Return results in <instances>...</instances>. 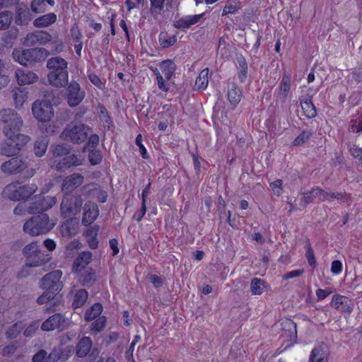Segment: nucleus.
Here are the masks:
<instances>
[{"mask_svg": "<svg viewBox=\"0 0 362 362\" xmlns=\"http://www.w3.org/2000/svg\"><path fill=\"white\" fill-rule=\"evenodd\" d=\"M57 202L56 197L35 195L33 202L29 205L33 216L24 223L23 226H47L49 218L45 211L50 209L57 204Z\"/></svg>", "mask_w": 362, "mask_h": 362, "instance_id": "f257e3e1", "label": "nucleus"}, {"mask_svg": "<svg viewBox=\"0 0 362 362\" xmlns=\"http://www.w3.org/2000/svg\"><path fill=\"white\" fill-rule=\"evenodd\" d=\"M91 128L81 122H71L64 128L59 138L73 144H81L86 141Z\"/></svg>", "mask_w": 362, "mask_h": 362, "instance_id": "f03ea898", "label": "nucleus"}, {"mask_svg": "<svg viewBox=\"0 0 362 362\" xmlns=\"http://www.w3.org/2000/svg\"><path fill=\"white\" fill-rule=\"evenodd\" d=\"M48 55L49 52L43 47L30 48L23 50L15 49L12 52L14 60L25 66H33L36 63L45 60Z\"/></svg>", "mask_w": 362, "mask_h": 362, "instance_id": "7ed1b4c3", "label": "nucleus"}, {"mask_svg": "<svg viewBox=\"0 0 362 362\" xmlns=\"http://www.w3.org/2000/svg\"><path fill=\"white\" fill-rule=\"evenodd\" d=\"M23 124L21 117L15 110L5 109L1 111L0 124L5 136L24 135L20 133Z\"/></svg>", "mask_w": 362, "mask_h": 362, "instance_id": "20e7f679", "label": "nucleus"}, {"mask_svg": "<svg viewBox=\"0 0 362 362\" xmlns=\"http://www.w3.org/2000/svg\"><path fill=\"white\" fill-rule=\"evenodd\" d=\"M5 136L6 139L0 143V155L6 157L18 155L25 145L30 140V138L27 135Z\"/></svg>", "mask_w": 362, "mask_h": 362, "instance_id": "39448f33", "label": "nucleus"}, {"mask_svg": "<svg viewBox=\"0 0 362 362\" xmlns=\"http://www.w3.org/2000/svg\"><path fill=\"white\" fill-rule=\"evenodd\" d=\"M83 200L77 193H64L61 203V211L65 216L75 215L81 210Z\"/></svg>", "mask_w": 362, "mask_h": 362, "instance_id": "423d86ee", "label": "nucleus"}, {"mask_svg": "<svg viewBox=\"0 0 362 362\" xmlns=\"http://www.w3.org/2000/svg\"><path fill=\"white\" fill-rule=\"evenodd\" d=\"M33 116L39 122H49L54 115V110L51 103L47 100H36L32 106Z\"/></svg>", "mask_w": 362, "mask_h": 362, "instance_id": "0eeeda50", "label": "nucleus"}, {"mask_svg": "<svg viewBox=\"0 0 362 362\" xmlns=\"http://www.w3.org/2000/svg\"><path fill=\"white\" fill-rule=\"evenodd\" d=\"M62 276V272L60 270H55L47 274L41 280L42 288L58 294L63 286L61 281Z\"/></svg>", "mask_w": 362, "mask_h": 362, "instance_id": "6e6552de", "label": "nucleus"}, {"mask_svg": "<svg viewBox=\"0 0 362 362\" xmlns=\"http://www.w3.org/2000/svg\"><path fill=\"white\" fill-rule=\"evenodd\" d=\"M1 170L6 175H14L23 172L28 168V163L21 156H15L4 162L1 165Z\"/></svg>", "mask_w": 362, "mask_h": 362, "instance_id": "1a4fd4ad", "label": "nucleus"}, {"mask_svg": "<svg viewBox=\"0 0 362 362\" xmlns=\"http://www.w3.org/2000/svg\"><path fill=\"white\" fill-rule=\"evenodd\" d=\"M66 100L70 107H76L79 105L85 98L86 93L81 88L78 83L71 81L67 84Z\"/></svg>", "mask_w": 362, "mask_h": 362, "instance_id": "9d476101", "label": "nucleus"}, {"mask_svg": "<svg viewBox=\"0 0 362 362\" xmlns=\"http://www.w3.org/2000/svg\"><path fill=\"white\" fill-rule=\"evenodd\" d=\"M206 13L204 12L197 15L185 16L173 22V26L178 30L186 31L192 25L198 23L204 17Z\"/></svg>", "mask_w": 362, "mask_h": 362, "instance_id": "9b49d317", "label": "nucleus"}, {"mask_svg": "<svg viewBox=\"0 0 362 362\" xmlns=\"http://www.w3.org/2000/svg\"><path fill=\"white\" fill-rule=\"evenodd\" d=\"M33 19V15L28 6L23 3L16 6L14 23L17 25L27 26Z\"/></svg>", "mask_w": 362, "mask_h": 362, "instance_id": "f8f14e48", "label": "nucleus"}, {"mask_svg": "<svg viewBox=\"0 0 362 362\" xmlns=\"http://www.w3.org/2000/svg\"><path fill=\"white\" fill-rule=\"evenodd\" d=\"M330 305L341 313H351L353 310V303L345 296L336 294L332 297Z\"/></svg>", "mask_w": 362, "mask_h": 362, "instance_id": "ddd939ff", "label": "nucleus"}, {"mask_svg": "<svg viewBox=\"0 0 362 362\" xmlns=\"http://www.w3.org/2000/svg\"><path fill=\"white\" fill-rule=\"evenodd\" d=\"M83 176L79 173H73L66 177L62 184V191L64 193H72L83 182Z\"/></svg>", "mask_w": 362, "mask_h": 362, "instance_id": "4468645a", "label": "nucleus"}, {"mask_svg": "<svg viewBox=\"0 0 362 362\" xmlns=\"http://www.w3.org/2000/svg\"><path fill=\"white\" fill-rule=\"evenodd\" d=\"M66 320L61 314H54L44 321L41 325V329L45 332H50L54 329H64Z\"/></svg>", "mask_w": 362, "mask_h": 362, "instance_id": "2eb2a0df", "label": "nucleus"}, {"mask_svg": "<svg viewBox=\"0 0 362 362\" xmlns=\"http://www.w3.org/2000/svg\"><path fill=\"white\" fill-rule=\"evenodd\" d=\"M99 215V209L95 202H88L83 207L82 223L84 226L92 224Z\"/></svg>", "mask_w": 362, "mask_h": 362, "instance_id": "dca6fc26", "label": "nucleus"}, {"mask_svg": "<svg viewBox=\"0 0 362 362\" xmlns=\"http://www.w3.org/2000/svg\"><path fill=\"white\" fill-rule=\"evenodd\" d=\"M82 160L76 154L66 155L64 158L59 159L55 165V168L58 171H65L71 167L81 165Z\"/></svg>", "mask_w": 362, "mask_h": 362, "instance_id": "f3484780", "label": "nucleus"}, {"mask_svg": "<svg viewBox=\"0 0 362 362\" xmlns=\"http://www.w3.org/2000/svg\"><path fill=\"white\" fill-rule=\"evenodd\" d=\"M173 1V0H150L149 13L156 18L164 11L165 8L167 11L172 8Z\"/></svg>", "mask_w": 362, "mask_h": 362, "instance_id": "a211bd4d", "label": "nucleus"}, {"mask_svg": "<svg viewBox=\"0 0 362 362\" xmlns=\"http://www.w3.org/2000/svg\"><path fill=\"white\" fill-rule=\"evenodd\" d=\"M329 349L326 344L316 346L310 356V362H327Z\"/></svg>", "mask_w": 362, "mask_h": 362, "instance_id": "6ab92c4d", "label": "nucleus"}, {"mask_svg": "<svg viewBox=\"0 0 362 362\" xmlns=\"http://www.w3.org/2000/svg\"><path fill=\"white\" fill-rule=\"evenodd\" d=\"M17 82L20 86L31 84L37 81V75L32 71L18 69L15 73Z\"/></svg>", "mask_w": 362, "mask_h": 362, "instance_id": "aec40b11", "label": "nucleus"}, {"mask_svg": "<svg viewBox=\"0 0 362 362\" xmlns=\"http://www.w3.org/2000/svg\"><path fill=\"white\" fill-rule=\"evenodd\" d=\"M68 71H50L47 75L49 83L55 87H63L68 84Z\"/></svg>", "mask_w": 362, "mask_h": 362, "instance_id": "412c9836", "label": "nucleus"}, {"mask_svg": "<svg viewBox=\"0 0 362 362\" xmlns=\"http://www.w3.org/2000/svg\"><path fill=\"white\" fill-rule=\"evenodd\" d=\"M92 259V254L90 252H81L74 260L72 271L74 273L79 274L90 262Z\"/></svg>", "mask_w": 362, "mask_h": 362, "instance_id": "4be33fe9", "label": "nucleus"}, {"mask_svg": "<svg viewBox=\"0 0 362 362\" xmlns=\"http://www.w3.org/2000/svg\"><path fill=\"white\" fill-rule=\"evenodd\" d=\"M301 109L304 115L308 119L315 118L317 116V109L314 105L312 96L307 95L300 99Z\"/></svg>", "mask_w": 362, "mask_h": 362, "instance_id": "5701e85b", "label": "nucleus"}, {"mask_svg": "<svg viewBox=\"0 0 362 362\" xmlns=\"http://www.w3.org/2000/svg\"><path fill=\"white\" fill-rule=\"evenodd\" d=\"M243 96L241 89L235 83L228 84V100L233 106V109L236 107L237 105L240 102Z\"/></svg>", "mask_w": 362, "mask_h": 362, "instance_id": "b1692460", "label": "nucleus"}, {"mask_svg": "<svg viewBox=\"0 0 362 362\" xmlns=\"http://www.w3.org/2000/svg\"><path fill=\"white\" fill-rule=\"evenodd\" d=\"M236 68L240 82L245 83L248 76V64L245 57L241 54L236 55Z\"/></svg>", "mask_w": 362, "mask_h": 362, "instance_id": "393cba45", "label": "nucleus"}, {"mask_svg": "<svg viewBox=\"0 0 362 362\" xmlns=\"http://www.w3.org/2000/svg\"><path fill=\"white\" fill-rule=\"evenodd\" d=\"M96 111L100 121L103 124V127L107 130L110 129V127L113 126V122L110 113L105 105L101 103H98L96 106Z\"/></svg>", "mask_w": 362, "mask_h": 362, "instance_id": "a878e982", "label": "nucleus"}, {"mask_svg": "<svg viewBox=\"0 0 362 362\" xmlns=\"http://www.w3.org/2000/svg\"><path fill=\"white\" fill-rule=\"evenodd\" d=\"M67 65L66 61L60 57H52L47 62V67L51 71L58 72L67 70Z\"/></svg>", "mask_w": 362, "mask_h": 362, "instance_id": "bb28decb", "label": "nucleus"}, {"mask_svg": "<svg viewBox=\"0 0 362 362\" xmlns=\"http://www.w3.org/2000/svg\"><path fill=\"white\" fill-rule=\"evenodd\" d=\"M57 21V15L54 13H49L47 14L36 18L33 21V25L35 28H46Z\"/></svg>", "mask_w": 362, "mask_h": 362, "instance_id": "cd10ccee", "label": "nucleus"}, {"mask_svg": "<svg viewBox=\"0 0 362 362\" xmlns=\"http://www.w3.org/2000/svg\"><path fill=\"white\" fill-rule=\"evenodd\" d=\"M216 210L220 214L221 219H226V222L232 226L230 211H226V203L221 195H219L216 202Z\"/></svg>", "mask_w": 362, "mask_h": 362, "instance_id": "c85d7f7f", "label": "nucleus"}, {"mask_svg": "<svg viewBox=\"0 0 362 362\" xmlns=\"http://www.w3.org/2000/svg\"><path fill=\"white\" fill-rule=\"evenodd\" d=\"M92 345V341L90 337H82L76 346V355L81 358L85 357L90 351Z\"/></svg>", "mask_w": 362, "mask_h": 362, "instance_id": "c756f323", "label": "nucleus"}, {"mask_svg": "<svg viewBox=\"0 0 362 362\" xmlns=\"http://www.w3.org/2000/svg\"><path fill=\"white\" fill-rule=\"evenodd\" d=\"M51 257L45 254L44 252H38L34 257H30L27 259L25 265L30 267H35L42 265L50 259Z\"/></svg>", "mask_w": 362, "mask_h": 362, "instance_id": "7c9ffc66", "label": "nucleus"}, {"mask_svg": "<svg viewBox=\"0 0 362 362\" xmlns=\"http://www.w3.org/2000/svg\"><path fill=\"white\" fill-rule=\"evenodd\" d=\"M18 183H11L5 187L3 190V195L13 201H20L21 197L18 192Z\"/></svg>", "mask_w": 362, "mask_h": 362, "instance_id": "2f4dec72", "label": "nucleus"}, {"mask_svg": "<svg viewBox=\"0 0 362 362\" xmlns=\"http://www.w3.org/2000/svg\"><path fill=\"white\" fill-rule=\"evenodd\" d=\"M209 70L206 68L202 70L196 78L194 89L197 90H204L207 88L209 83Z\"/></svg>", "mask_w": 362, "mask_h": 362, "instance_id": "473e14b6", "label": "nucleus"}, {"mask_svg": "<svg viewBox=\"0 0 362 362\" xmlns=\"http://www.w3.org/2000/svg\"><path fill=\"white\" fill-rule=\"evenodd\" d=\"M348 130L357 136L362 134V112L353 117L349 122Z\"/></svg>", "mask_w": 362, "mask_h": 362, "instance_id": "72a5a7b5", "label": "nucleus"}, {"mask_svg": "<svg viewBox=\"0 0 362 362\" xmlns=\"http://www.w3.org/2000/svg\"><path fill=\"white\" fill-rule=\"evenodd\" d=\"M160 68L165 78L170 80L175 74L176 65L171 59H166L160 62Z\"/></svg>", "mask_w": 362, "mask_h": 362, "instance_id": "f704fd0d", "label": "nucleus"}, {"mask_svg": "<svg viewBox=\"0 0 362 362\" xmlns=\"http://www.w3.org/2000/svg\"><path fill=\"white\" fill-rule=\"evenodd\" d=\"M177 37L175 35H170L167 32H160L158 35V42L163 48H168L177 42Z\"/></svg>", "mask_w": 362, "mask_h": 362, "instance_id": "c9c22d12", "label": "nucleus"}, {"mask_svg": "<svg viewBox=\"0 0 362 362\" xmlns=\"http://www.w3.org/2000/svg\"><path fill=\"white\" fill-rule=\"evenodd\" d=\"M48 142L49 140L47 136L38 138L35 141L34 144L33 151L37 156L41 157L45 153L47 148Z\"/></svg>", "mask_w": 362, "mask_h": 362, "instance_id": "e433bc0d", "label": "nucleus"}, {"mask_svg": "<svg viewBox=\"0 0 362 362\" xmlns=\"http://www.w3.org/2000/svg\"><path fill=\"white\" fill-rule=\"evenodd\" d=\"M37 189L35 184H28L23 186H18V192L21 200L28 199Z\"/></svg>", "mask_w": 362, "mask_h": 362, "instance_id": "4c0bfd02", "label": "nucleus"}, {"mask_svg": "<svg viewBox=\"0 0 362 362\" xmlns=\"http://www.w3.org/2000/svg\"><path fill=\"white\" fill-rule=\"evenodd\" d=\"M88 293L85 289H79L74 296L72 306L74 308L82 307L88 299Z\"/></svg>", "mask_w": 362, "mask_h": 362, "instance_id": "58836bf2", "label": "nucleus"}, {"mask_svg": "<svg viewBox=\"0 0 362 362\" xmlns=\"http://www.w3.org/2000/svg\"><path fill=\"white\" fill-rule=\"evenodd\" d=\"M97 228H88L84 232L88 245L92 249H95L98 247V241L97 240Z\"/></svg>", "mask_w": 362, "mask_h": 362, "instance_id": "ea45409f", "label": "nucleus"}, {"mask_svg": "<svg viewBox=\"0 0 362 362\" xmlns=\"http://www.w3.org/2000/svg\"><path fill=\"white\" fill-rule=\"evenodd\" d=\"M18 29L13 26L8 30L3 37V42L5 46L12 47L15 40L17 39L18 35Z\"/></svg>", "mask_w": 362, "mask_h": 362, "instance_id": "a19ab883", "label": "nucleus"}, {"mask_svg": "<svg viewBox=\"0 0 362 362\" xmlns=\"http://www.w3.org/2000/svg\"><path fill=\"white\" fill-rule=\"evenodd\" d=\"M103 311V306L100 303L93 304L85 313L84 318L86 321H91L98 317Z\"/></svg>", "mask_w": 362, "mask_h": 362, "instance_id": "79ce46f5", "label": "nucleus"}, {"mask_svg": "<svg viewBox=\"0 0 362 362\" xmlns=\"http://www.w3.org/2000/svg\"><path fill=\"white\" fill-rule=\"evenodd\" d=\"M267 287L265 281L258 278H254L250 283L251 293L252 295H261Z\"/></svg>", "mask_w": 362, "mask_h": 362, "instance_id": "37998d69", "label": "nucleus"}, {"mask_svg": "<svg viewBox=\"0 0 362 362\" xmlns=\"http://www.w3.org/2000/svg\"><path fill=\"white\" fill-rule=\"evenodd\" d=\"M95 281V274L92 269H88L79 276V281L82 286L92 285Z\"/></svg>", "mask_w": 362, "mask_h": 362, "instance_id": "c03bdc74", "label": "nucleus"}, {"mask_svg": "<svg viewBox=\"0 0 362 362\" xmlns=\"http://www.w3.org/2000/svg\"><path fill=\"white\" fill-rule=\"evenodd\" d=\"M53 156L62 157L68 155L71 150V146L67 144H59L51 147Z\"/></svg>", "mask_w": 362, "mask_h": 362, "instance_id": "a18cd8bd", "label": "nucleus"}, {"mask_svg": "<svg viewBox=\"0 0 362 362\" xmlns=\"http://www.w3.org/2000/svg\"><path fill=\"white\" fill-rule=\"evenodd\" d=\"M291 88V77L288 74L284 73L279 84V93L286 98L288 96Z\"/></svg>", "mask_w": 362, "mask_h": 362, "instance_id": "49530a36", "label": "nucleus"}, {"mask_svg": "<svg viewBox=\"0 0 362 362\" xmlns=\"http://www.w3.org/2000/svg\"><path fill=\"white\" fill-rule=\"evenodd\" d=\"M13 13L10 11L0 12V30L8 28L11 24Z\"/></svg>", "mask_w": 362, "mask_h": 362, "instance_id": "de8ad7c7", "label": "nucleus"}, {"mask_svg": "<svg viewBox=\"0 0 362 362\" xmlns=\"http://www.w3.org/2000/svg\"><path fill=\"white\" fill-rule=\"evenodd\" d=\"M40 128L43 134H45L47 136H51L54 135L58 132L59 127L54 122H49V121L41 122Z\"/></svg>", "mask_w": 362, "mask_h": 362, "instance_id": "09e8293b", "label": "nucleus"}, {"mask_svg": "<svg viewBox=\"0 0 362 362\" xmlns=\"http://www.w3.org/2000/svg\"><path fill=\"white\" fill-rule=\"evenodd\" d=\"M282 326V329L286 332H288V335L292 337H296L297 334L296 332V323L290 320V319H285L282 320L281 323Z\"/></svg>", "mask_w": 362, "mask_h": 362, "instance_id": "8fccbe9b", "label": "nucleus"}, {"mask_svg": "<svg viewBox=\"0 0 362 362\" xmlns=\"http://www.w3.org/2000/svg\"><path fill=\"white\" fill-rule=\"evenodd\" d=\"M315 187L311 190L304 192L303 197L300 199V206L305 208L308 204L312 203L315 198H317Z\"/></svg>", "mask_w": 362, "mask_h": 362, "instance_id": "3c124183", "label": "nucleus"}, {"mask_svg": "<svg viewBox=\"0 0 362 362\" xmlns=\"http://www.w3.org/2000/svg\"><path fill=\"white\" fill-rule=\"evenodd\" d=\"M88 158L92 165L100 164L103 159L101 151L95 148L88 149Z\"/></svg>", "mask_w": 362, "mask_h": 362, "instance_id": "603ef678", "label": "nucleus"}, {"mask_svg": "<svg viewBox=\"0 0 362 362\" xmlns=\"http://www.w3.org/2000/svg\"><path fill=\"white\" fill-rule=\"evenodd\" d=\"M47 8L45 0H33L30 3V10L35 13H45Z\"/></svg>", "mask_w": 362, "mask_h": 362, "instance_id": "864d4df0", "label": "nucleus"}, {"mask_svg": "<svg viewBox=\"0 0 362 362\" xmlns=\"http://www.w3.org/2000/svg\"><path fill=\"white\" fill-rule=\"evenodd\" d=\"M38 252H41V250L35 243L27 245L23 249V254L27 257V259L36 255Z\"/></svg>", "mask_w": 362, "mask_h": 362, "instance_id": "5fc2aeb1", "label": "nucleus"}, {"mask_svg": "<svg viewBox=\"0 0 362 362\" xmlns=\"http://www.w3.org/2000/svg\"><path fill=\"white\" fill-rule=\"evenodd\" d=\"M86 143L83 146V151L85 152L86 149H94L99 144L100 138L96 134H90L88 136Z\"/></svg>", "mask_w": 362, "mask_h": 362, "instance_id": "6e6d98bb", "label": "nucleus"}, {"mask_svg": "<svg viewBox=\"0 0 362 362\" xmlns=\"http://www.w3.org/2000/svg\"><path fill=\"white\" fill-rule=\"evenodd\" d=\"M106 325V318L104 316L98 317L95 320L90 327V331L92 333H98L101 332Z\"/></svg>", "mask_w": 362, "mask_h": 362, "instance_id": "4d7b16f0", "label": "nucleus"}, {"mask_svg": "<svg viewBox=\"0 0 362 362\" xmlns=\"http://www.w3.org/2000/svg\"><path fill=\"white\" fill-rule=\"evenodd\" d=\"M240 8V4L233 0H228L223 10V16H226L229 13H235Z\"/></svg>", "mask_w": 362, "mask_h": 362, "instance_id": "13d9d810", "label": "nucleus"}, {"mask_svg": "<svg viewBox=\"0 0 362 362\" xmlns=\"http://www.w3.org/2000/svg\"><path fill=\"white\" fill-rule=\"evenodd\" d=\"M23 329V323L16 322L7 330L6 336L8 338H16Z\"/></svg>", "mask_w": 362, "mask_h": 362, "instance_id": "bf43d9fd", "label": "nucleus"}, {"mask_svg": "<svg viewBox=\"0 0 362 362\" xmlns=\"http://www.w3.org/2000/svg\"><path fill=\"white\" fill-rule=\"evenodd\" d=\"M312 136V132L303 131L293 141V146H300L305 143Z\"/></svg>", "mask_w": 362, "mask_h": 362, "instance_id": "052dcab7", "label": "nucleus"}, {"mask_svg": "<svg viewBox=\"0 0 362 362\" xmlns=\"http://www.w3.org/2000/svg\"><path fill=\"white\" fill-rule=\"evenodd\" d=\"M329 199H336L349 205L351 202L350 194L346 192H329Z\"/></svg>", "mask_w": 362, "mask_h": 362, "instance_id": "680f3d73", "label": "nucleus"}, {"mask_svg": "<svg viewBox=\"0 0 362 362\" xmlns=\"http://www.w3.org/2000/svg\"><path fill=\"white\" fill-rule=\"evenodd\" d=\"M61 358H62V351L61 349L54 348L52 350L48 356L47 355L45 362H57Z\"/></svg>", "mask_w": 362, "mask_h": 362, "instance_id": "e2e57ef3", "label": "nucleus"}, {"mask_svg": "<svg viewBox=\"0 0 362 362\" xmlns=\"http://www.w3.org/2000/svg\"><path fill=\"white\" fill-rule=\"evenodd\" d=\"M88 77L90 81L98 88L100 90H104L105 88V82L102 81L97 74L90 73L88 74Z\"/></svg>", "mask_w": 362, "mask_h": 362, "instance_id": "0e129e2a", "label": "nucleus"}, {"mask_svg": "<svg viewBox=\"0 0 362 362\" xmlns=\"http://www.w3.org/2000/svg\"><path fill=\"white\" fill-rule=\"evenodd\" d=\"M348 148L351 155L362 163V148H359L355 144H348Z\"/></svg>", "mask_w": 362, "mask_h": 362, "instance_id": "69168bd1", "label": "nucleus"}, {"mask_svg": "<svg viewBox=\"0 0 362 362\" xmlns=\"http://www.w3.org/2000/svg\"><path fill=\"white\" fill-rule=\"evenodd\" d=\"M57 294L53 293L50 291L45 290L44 293L37 298V302L39 304H45L49 301L54 300Z\"/></svg>", "mask_w": 362, "mask_h": 362, "instance_id": "338daca9", "label": "nucleus"}, {"mask_svg": "<svg viewBox=\"0 0 362 362\" xmlns=\"http://www.w3.org/2000/svg\"><path fill=\"white\" fill-rule=\"evenodd\" d=\"M13 213L16 215H25L27 214H31L29 206L25 202H21L15 207Z\"/></svg>", "mask_w": 362, "mask_h": 362, "instance_id": "774afa93", "label": "nucleus"}]
</instances>
